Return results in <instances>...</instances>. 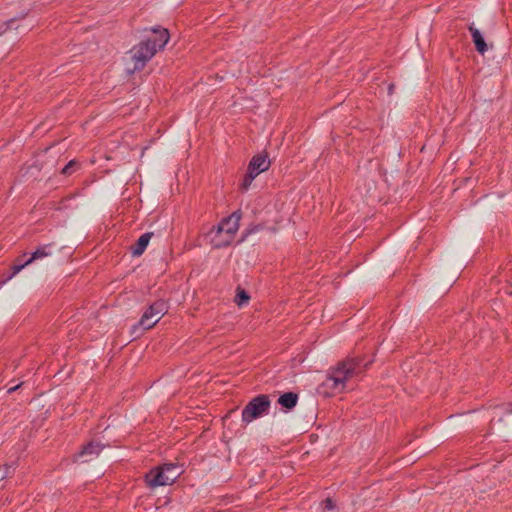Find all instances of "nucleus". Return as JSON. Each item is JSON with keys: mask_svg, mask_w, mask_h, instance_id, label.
Wrapping results in <instances>:
<instances>
[{"mask_svg": "<svg viewBox=\"0 0 512 512\" xmlns=\"http://www.w3.org/2000/svg\"><path fill=\"white\" fill-rule=\"evenodd\" d=\"M152 31L154 33L153 38L142 41L130 50V63L127 64L129 72L143 69L156 52L163 49L168 43L170 35L167 29L155 28Z\"/></svg>", "mask_w": 512, "mask_h": 512, "instance_id": "obj_1", "label": "nucleus"}, {"mask_svg": "<svg viewBox=\"0 0 512 512\" xmlns=\"http://www.w3.org/2000/svg\"><path fill=\"white\" fill-rule=\"evenodd\" d=\"M469 31L471 32L472 39L475 44L476 50L480 54H484L487 51L488 47H487V44H486L481 32L477 28H475L473 25L469 26Z\"/></svg>", "mask_w": 512, "mask_h": 512, "instance_id": "obj_9", "label": "nucleus"}, {"mask_svg": "<svg viewBox=\"0 0 512 512\" xmlns=\"http://www.w3.org/2000/svg\"><path fill=\"white\" fill-rule=\"evenodd\" d=\"M49 245H43L38 247L35 252L32 253L31 257L26 261V264H31L33 261L49 256L51 253L48 250Z\"/></svg>", "mask_w": 512, "mask_h": 512, "instance_id": "obj_12", "label": "nucleus"}, {"mask_svg": "<svg viewBox=\"0 0 512 512\" xmlns=\"http://www.w3.org/2000/svg\"><path fill=\"white\" fill-rule=\"evenodd\" d=\"M168 307L162 300L154 302L142 315L138 326L145 330L154 327L160 319L167 313Z\"/></svg>", "mask_w": 512, "mask_h": 512, "instance_id": "obj_6", "label": "nucleus"}, {"mask_svg": "<svg viewBox=\"0 0 512 512\" xmlns=\"http://www.w3.org/2000/svg\"><path fill=\"white\" fill-rule=\"evenodd\" d=\"M2 26H4V27H5V29H4V31H5V30L7 29L8 24H7V23H4Z\"/></svg>", "mask_w": 512, "mask_h": 512, "instance_id": "obj_21", "label": "nucleus"}, {"mask_svg": "<svg viewBox=\"0 0 512 512\" xmlns=\"http://www.w3.org/2000/svg\"><path fill=\"white\" fill-rule=\"evenodd\" d=\"M270 407V400L267 395H259L253 398L242 411V420L250 423L254 419L264 415Z\"/></svg>", "mask_w": 512, "mask_h": 512, "instance_id": "obj_5", "label": "nucleus"}, {"mask_svg": "<svg viewBox=\"0 0 512 512\" xmlns=\"http://www.w3.org/2000/svg\"><path fill=\"white\" fill-rule=\"evenodd\" d=\"M509 407H511L508 411L512 412V403L509 404Z\"/></svg>", "mask_w": 512, "mask_h": 512, "instance_id": "obj_22", "label": "nucleus"}, {"mask_svg": "<svg viewBox=\"0 0 512 512\" xmlns=\"http://www.w3.org/2000/svg\"><path fill=\"white\" fill-rule=\"evenodd\" d=\"M241 216L240 211H235L211 231V243L215 248L225 247L232 243L239 229Z\"/></svg>", "mask_w": 512, "mask_h": 512, "instance_id": "obj_3", "label": "nucleus"}, {"mask_svg": "<svg viewBox=\"0 0 512 512\" xmlns=\"http://www.w3.org/2000/svg\"><path fill=\"white\" fill-rule=\"evenodd\" d=\"M256 176H258V175L255 173H252L251 171L248 170L247 174L245 175V177L242 181L241 188L243 190H247L250 187V185L252 184V182Z\"/></svg>", "mask_w": 512, "mask_h": 512, "instance_id": "obj_14", "label": "nucleus"}, {"mask_svg": "<svg viewBox=\"0 0 512 512\" xmlns=\"http://www.w3.org/2000/svg\"><path fill=\"white\" fill-rule=\"evenodd\" d=\"M298 401V395L293 392H287L281 395L278 399V403L286 408V409H292L296 406Z\"/></svg>", "mask_w": 512, "mask_h": 512, "instance_id": "obj_11", "label": "nucleus"}, {"mask_svg": "<svg viewBox=\"0 0 512 512\" xmlns=\"http://www.w3.org/2000/svg\"><path fill=\"white\" fill-rule=\"evenodd\" d=\"M249 300H250V296L248 295V293L245 290L238 288L236 296H235L236 304L238 306H243V305L247 304Z\"/></svg>", "mask_w": 512, "mask_h": 512, "instance_id": "obj_13", "label": "nucleus"}, {"mask_svg": "<svg viewBox=\"0 0 512 512\" xmlns=\"http://www.w3.org/2000/svg\"><path fill=\"white\" fill-rule=\"evenodd\" d=\"M358 365L355 359H347L330 368L318 387V393L324 397H333L345 392L347 381L354 376Z\"/></svg>", "mask_w": 512, "mask_h": 512, "instance_id": "obj_2", "label": "nucleus"}, {"mask_svg": "<svg viewBox=\"0 0 512 512\" xmlns=\"http://www.w3.org/2000/svg\"><path fill=\"white\" fill-rule=\"evenodd\" d=\"M28 264H26V262L22 263V264H15L13 267H12V270H13V273L12 275L9 277L12 278L14 277L16 274H18L24 267H26Z\"/></svg>", "mask_w": 512, "mask_h": 512, "instance_id": "obj_15", "label": "nucleus"}, {"mask_svg": "<svg viewBox=\"0 0 512 512\" xmlns=\"http://www.w3.org/2000/svg\"><path fill=\"white\" fill-rule=\"evenodd\" d=\"M270 167V160L265 154L255 155L248 166V170L252 173L259 175L260 173L268 170Z\"/></svg>", "mask_w": 512, "mask_h": 512, "instance_id": "obj_7", "label": "nucleus"}, {"mask_svg": "<svg viewBox=\"0 0 512 512\" xmlns=\"http://www.w3.org/2000/svg\"><path fill=\"white\" fill-rule=\"evenodd\" d=\"M393 88H394V86H393V85H390V86H389V93H392Z\"/></svg>", "mask_w": 512, "mask_h": 512, "instance_id": "obj_20", "label": "nucleus"}, {"mask_svg": "<svg viewBox=\"0 0 512 512\" xmlns=\"http://www.w3.org/2000/svg\"><path fill=\"white\" fill-rule=\"evenodd\" d=\"M153 233L147 232L142 234L139 239L137 240L136 244L132 248V254L133 256H140L145 251L146 247L148 246Z\"/></svg>", "mask_w": 512, "mask_h": 512, "instance_id": "obj_10", "label": "nucleus"}, {"mask_svg": "<svg viewBox=\"0 0 512 512\" xmlns=\"http://www.w3.org/2000/svg\"><path fill=\"white\" fill-rule=\"evenodd\" d=\"M180 470L174 464L156 467L146 474L145 480L150 488L172 484L180 475Z\"/></svg>", "mask_w": 512, "mask_h": 512, "instance_id": "obj_4", "label": "nucleus"}, {"mask_svg": "<svg viewBox=\"0 0 512 512\" xmlns=\"http://www.w3.org/2000/svg\"><path fill=\"white\" fill-rule=\"evenodd\" d=\"M325 504H326V508L329 510L334 508V504H333L332 500L329 498L325 500Z\"/></svg>", "mask_w": 512, "mask_h": 512, "instance_id": "obj_18", "label": "nucleus"}, {"mask_svg": "<svg viewBox=\"0 0 512 512\" xmlns=\"http://www.w3.org/2000/svg\"><path fill=\"white\" fill-rule=\"evenodd\" d=\"M20 386H21V384H18V385L14 386V387H11V388L8 389L7 392L8 393H12V392L16 391Z\"/></svg>", "mask_w": 512, "mask_h": 512, "instance_id": "obj_19", "label": "nucleus"}, {"mask_svg": "<svg viewBox=\"0 0 512 512\" xmlns=\"http://www.w3.org/2000/svg\"><path fill=\"white\" fill-rule=\"evenodd\" d=\"M104 446H102L98 442H90L77 454L78 458L83 459V461H90L93 457H96L103 450Z\"/></svg>", "mask_w": 512, "mask_h": 512, "instance_id": "obj_8", "label": "nucleus"}, {"mask_svg": "<svg viewBox=\"0 0 512 512\" xmlns=\"http://www.w3.org/2000/svg\"><path fill=\"white\" fill-rule=\"evenodd\" d=\"M74 165V162L73 161H70L63 169H62V174L64 175H68L71 173V169Z\"/></svg>", "mask_w": 512, "mask_h": 512, "instance_id": "obj_17", "label": "nucleus"}, {"mask_svg": "<svg viewBox=\"0 0 512 512\" xmlns=\"http://www.w3.org/2000/svg\"><path fill=\"white\" fill-rule=\"evenodd\" d=\"M9 474V468L6 466H0V481L4 480Z\"/></svg>", "mask_w": 512, "mask_h": 512, "instance_id": "obj_16", "label": "nucleus"}]
</instances>
